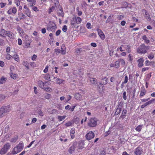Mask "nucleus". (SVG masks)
Segmentation results:
<instances>
[{"label":"nucleus","instance_id":"obj_35","mask_svg":"<svg viewBox=\"0 0 155 155\" xmlns=\"http://www.w3.org/2000/svg\"><path fill=\"white\" fill-rule=\"evenodd\" d=\"M66 117L65 116H59L58 117V119L59 121H62Z\"/></svg>","mask_w":155,"mask_h":155},{"label":"nucleus","instance_id":"obj_59","mask_svg":"<svg viewBox=\"0 0 155 155\" xmlns=\"http://www.w3.org/2000/svg\"><path fill=\"white\" fill-rule=\"evenodd\" d=\"M38 114L41 116H43L44 115L43 113L41 110L38 111Z\"/></svg>","mask_w":155,"mask_h":155},{"label":"nucleus","instance_id":"obj_49","mask_svg":"<svg viewBox=\"0 0 155 155\" xmlns=\"http://www.w3.org/2000/svg\"><path fill=\"white\" fill-rule=\"evenodd\" d=\"M18 15L20 16H21L22 17L20 18V19H24L25 18V15L22 13H19Z\"/></svg>","mask_w":155,"mask_h":155},{"label":"nucleus","instance_id":"obj_38","mask_svg":"<svg viewBox=\"0 0 155 155\" xmlns=\"http://www.w3.org/2000/svg\"><path fill=\"white\" fill-rule=\"evenodd\" d=\"M12 58L15 60V61H19L18 55L16 54V55H14L13 56Z\"/></svg>","mask_w":155,"mask_h":155},{"label":"nucleus","instance_id":"obj_55","mask_svg":"<svg viewBox=\"0 0 155 155\" xmlns=\"http://www.w3.org/2000/svg\"><path fill=\"white\" fill-rule=\"evenodd\" d=\"M145 94V91L143 90V91H141L140 96H144Z\"/></svg>","mask_w":155,"mask_h":155},{"label":"nucleus","instance_id":"obj_19","mask_svg":"<svg viewBox=\"0 0 155 155\" xmlns=\"http://www.w3.org/2000/svg\"><path fill=\"white\" fill-rule=\"evenodd\" d=\"M18 139V136L17 135H15L11 139L10 142L12 143H15Z\"/></svg>","mask_w":155,"mask_h":155},{"label":"nucleus","instance_id":"obj_11","mask_svg":"<svg viewBox=\"0 0 155 155\" xmlns=\"http://www.w3.org/2000/svg\"><path fill=\"white\" fill-rule=\"evenodd\" d=\"M97 31L98 34L100 36V38L102 40H104L105 38V35L104 34L103 31L101 30L99 28H97Z\"/></svg>","mask_w":155,"mask_h":155},{"label":"nucleus","instance_id":"obj_48","mask_svg":"<svg viewBox=\"0 0 155 155\" xmlns=\"http://www.w3.org/2000/svg\"><path fill=\"white\" fill-rule=\"evenodd\" d=\"M67 30V26L66 25L63 26L62 28V31L64 32H65Z\"/></svg>","mask_w":155,"mask_h":155},{"label":"nucleus","instance_id":"obj_22","mask_svg":"<svg viewBox=\"0 0 155 155\" xmlns=\"http://www.w3.org/2000/svg\"><path fill=\"white\" fill-rule=\"evenodd\" d=\"M84 144L83 142H81L78 144V149H82L84 147Z\"/></svg>","mask_w":155,"mask_h":155},{"label":"nucleus","instance_id":"obj_45","mask_svg":"<svg viewBox=\"0 0 155 155\" xmlns=\"http://www.w3.org/2000/svg\"><path fill=\"white\" fill-rule=\"evenodd\" d=\"M141 126L140 125H139L135 129L137 131L139 132L141 130Z\"/></svg>","mask_w":155,"mask_h":155},{"label":"nucleus","instance_id":"obj_27","mask_svg":"<svg viewBox=\"0 0 155 155\" xmlns=\"http://www.w3.org/2000/svg\"><path fill=\"white\" fill-rule=\"evenodd\" d=\"M102 80L103 81V83L104 85L108 83V78L106 77H104V78H102Z\"/></svg>","mask_w":155,"mask_h":155},{"label":"nucleus","instance_id":"obj_44","mask_svg":"<svg viewBox=\"0 0 155 155\" xmlns=\"http://www.w3.org/2000/svg\"><path fill=\"white\" fill-rule=\"evenodd\" d=\"M17 30L18 31L19 33H23V30L19 26H18L17 27Z\"/></svg>","mask_w":155,"mask_h":155},{"label":"nucleus","instance_id":"obj_61","mask_svg":"<svg viewBox=\"0 0 155 155\" xmlns=\"http://www.w3.org/2000/svg\"><path fill=\"white\" fill-rule=\"evenodd\" d=\"M18 45H21L22 41L21 39L20 38H18Z\"/></svg>","mask_w":155,"mask_h":155},{"label":"nucleus","instance_id":"obj_53","mask_svg":"<svg viewBox=\"0 0 155 155\" xmlns=\"http://www.w3.org/2000/svg\"><path fill=\"white\" fill-rule=\"evenodd\" d=\"M72 124V123L71 122H68L65 124L66 127H68L70 126Z\"/></svg>","mask_w":155,"mask_h":155},{"label":"nucleus","instance_id":"obj_58","mask_svg":"<svg viewBox=\"0 0 155 155\" xmlns=\"http://www.w3.org/2000/svg\"><path fill=\"white\" fill-rule=\"evenodd\" d=\"M30 64L32 67H34L35 66L36 64H35V62H30Z\"/></svg>","mask_w":155,"mask_h":155},{"label":"nucleus","instance_id":"obj_9","mask_svg":"<svg viewBox=\"0 0 155 155\" xmlns=\"http://www.w3.org/2000/svg\"><path fill=\"white\" fill-rule=\"evenodd\" d=\"M85 137L87 140H90L94 138V134L92 131H90L86 135Z\"/></svg>","mask_w":155,"mask_h":155},{"label":"nucleus","instance_id":"obj_8","mask_svg":"<svg viewBox=\"0 0 155 155\" xmlns=\"http://www.w3.org/2000/svg\"><path fill=\"white\" fill-rule=\"evenodd\" d=\"M122 104H121V102H120L119 105H118L116 109V111L114 115H117L119 114L122 110Z\"/></svg>","mask_w":155,"mask_h":155},{"label":"nucleus","instance_id":"obj_43","mask_svg":"<svg viewBox=\"0 0 155 155\" xmlns=\"http://www.w3.org/2000/svg\"><path fill=\"white\" fill-rule=\"evenodd\" d=\"M154 57V55L152 53L148 55V58L150 59V60L153 59V58Z\"/></svg>","mask_w":155,"mask_h":155},{"label":"nucleus","instance_id":"obj_41","mask_svg":"<svg viewBox=\"0 0 155 155\" xmlns=\"http://www.w3.org/2000/svg\"><path fill=\"white\" fill-rule=\"evenodd\" d=\"M43 89H44L47 92H50L52 91L51 88L49 87H47L45 88L44 87Z\"/></svg>","mask_w":155,"mask_h":155},{"label":"nucleus","instance_id":"obj_21","mask_svg":"<svg viewBox=\"0 0 155 155\" xmlns=\"http://www.w3.org/2000/svg\"><path fill=\"white\" fill-rule=\"evenodd\" d=\"M153 103H155V98L147 102H146V106Z\"/></svg>","mask_w":155,"mask_h":155},{"label":"nucleus","instance_id":"obj_51","mask_svg":"<svg viewBox=\"0 0 155 155\" xmlns=\"http://www.w3.org/2000/svg\"><path fill=\"white\" fill-rule=\"evenodd\" d=\"M91 24L90 23L88 22L86 25V26L87 28L91 29Z\"/></svg>","mask_w":155,"mask_h":155},{"label":"nucleus","instance_id":"obj_10","mask_svg":"<svg viewBox=\"0 0 155 155\" xmlns=\"http://www.w3.org/2000/svg\"><path fill=\"white\" fill-rule=\"evenodd\" d=\"M10 68L11 71L10 72V76L14 79H15L17 77V74H14L12 72V69H14V67L13 66H11Z\"/></svg>","mask_w":155,"mask_h":155},{"label":"nucleus","instance_id":"obj_30","mask_svg":"<svg viewBox=\"0 0 155 155\" xmlns=\"http://www.w3.org/2000/svg\"><path fill=\"white\" fill-rule=\"evenodd\" d=\"M25 39L26 41V42H27V41H29L30 43H31L32 42L31 39H30L28 35L25 36Z\"/></svg>","mask_w":155,"mask_h":155},{"label":"nucleus","instance_id":"obj_12","mask_svg":"<svg viewBox=\"0 0 155 155\" xmlns=\"http://www.w3.org/2000/svg\"><path fill=\"white\" fill-rule=\"evenodd\" d=\"M8 31H6L3 29H2L0 30V36H2L3 38H6V34H7Z\"/></svg>","mask_w":155,"mask_h":155},{"label":"nucleus","instance_id":"obj_32","mask_svg":"<svg viewBox=\"0 0 155 155\" xmlns=\"http://www.w3.org/2000/svg\"><path fill=\"white\" fill-rule=\"evenodd\" d=\"M10 146V145L9 143H7L4 145L3 147L7 151L8 149L9 148Z\"/></svg>","mask_w":155,"mask_h":155},{"label":"nucleus","instance_id":"obj_24","mask_svg":"<svg viewBox=\"0 0 155 155\" xmlns=\"http://www.w3.org/2000/svg\"><path fill=\"white\" fill-rule=\"evenodd\" d=\"M44 78L46 80L51 81V79H50V75L49 74H46L44 77Z\"/></svg>","mask_w":155,"mask_h":155},{"label":"nucleus","instance_id":"obj_57","mask_svg":"<svg viewBox=\"0 0 155 155\" xmlns=\"http://www.w3.org/2000/svg\"><path fill=\"white\" fill-rule=\"evenodd\" d=\"M54 6H52L51 8L49 9V13H50L51 12H52L54 10Z\"/></svg>","mask_w":155,"mask_h":155},{"label":"nucleus","instance_id":"obj_25","mask_svg":"<svg viewBox=\"0 0 155 155\" xmlns=\"http://www.w3.org/2000/svg\"><path fill=\"white\" fill-rule=\"evenodd\" d=\"M58 14L59 16H62L64 15V12L62 7H61V8H60Z\"/></svg>","mask_w":155,"mask_h":155},{"label":"nucleus","instance_id":"obj_50","mask_svg":"<svg viewBox=\"0 0 155 155\" xmlns=\"http://www.w3.org/2000/svg\"><path fill=\"white\" fill-rule=\"evenodd\" d=\"M12 13L15 14L17 12V9L15 7H13L12 9Z\"/></svg>","mask_w":155,"mask_h":155},{"label":"nucleus","instance_id":"obj_36","mask_svg":"<svg viewBox=\"0 0 155 155\" xmlns=\"http://www.w3.org/2000/svg\"><path fill=\"white\" fill-rule=\"evenodd\" d=\"M7 78H2L0 80V84H3L5 82Z\"/></svg>","mask_w":155,"mask_h":155},{"label":"nucleus","instance_id":"obj_33","mask_svg":"<svg viewBox=\"0 0 155 155\" xmlns=\"http://www.w3.org/2000/svg\"><path fill=\"white\" fill-rule=\"evenodd\" d=\"M23 65L25 66L28 69H29V64H27V62L26 61H24L23 62Z\"/></svg>","mask_w":155,"mask_h":155},{"label":"nucleus","instance_id":"obj_31","mask_svg":"<svg viewBox=\"0 0 155 155\" xmlns=\"http://www.w3.org/2000/svg\"><path fill=\"white\" fill-rule=\"evenodd\" d=\"M56 81L57 83L58 84H60L62 83L64 81V80H63L60 79L59 78H57Z\"/></svg>","mask_w":155,"mask_h":155},{"label":"nucleus","instance_id":"obj_15","mask_svg":"<svg viewBox=\"0 0 155 155\" xmlns=\"http://www.w3.org/2000/svg\"><path fill=\"white\" fill-rule=\"evenodd\" d=\"M74 97L76 100H81L82 99V95L78 93L75 94Z\"/></svg>","mask_w":155,"mask_h":155},{"label":"nucleus","instance_id":"obj_28","mask_svg":"<svg viewBox=\"0 0 155 155\" xmlns=\"http://www.w3.org/2000/svg\"><path fill=\"white\" fill-rule=\"evenodd\" d=\"M7 151L6 149L3 147L0 150V154H4Z\"/></svg>","mask_w":155,"mask_h":155},{"label":"nucleus","instance_id":"obj_5","mask_svg":"<svg viewBox=\"0 0 155 155\" xmlns=\"http://www.w3.org/2000/svg\"><path fill=\"white\" fill-rule=\"evenodd\" d=\"M134 153L135 155H143L144 153L143 149L140 147H139L135 149Z\"/></svg>","mask_w":155,"mask_h":155},{"label":"nucleus","instance_id":"obj_34","mask_svg":"<svg viewBox=\"0 0 155 155\" xmlns=\"http://www.w3.org/2000/svg\"><path fill=\"white\" fill-rule=\"evenodd\" d=\"M76 22L77 24H80L82 21V19L81 18L79 17H77V18H76Z\"/></svg>","mask_w":155,"mask_h":155},{"label":"nucleus","instance_id":"obj_46","mask_svg":"<svg viewBox=\"0 0 155 155\" xmlns=\"http://www.w3.org/2000/svg\"><path fill=\"white\" fill-rule=\"evenodd\" d=\"M54 52L56 54H57L58 55V54L61 53V50L58 49H55L54 50Z\"/></svg>","mask_w":155,"mask_h":155},{"label":"nucleus","instance_id":"obj_26","mask_svg":"<svg viewBox=\"0 0 155 155\" xmlns=\"http://www.w3.org/2000/svg\"><path fill=\"white\" fill-rule=\"evenodd\" d=\"M25 13L28 17H30L31 15V12L28 8H27L25 11Z\"/></svg>","mask_w":155,"mask_h":155},{"label":"nucleus","instance_id":"obj_3","mask_svg":"<svg viewBox=\"0 0 155 155\" xmlns=\"http://www.w3.org/2000/svg\"><path fill=\"white\" fill-rule=\"evenodd\" d=\"M70 147L68 150L69 153L71 154L74 152L76 148L78 147V143L76 141H73L69 145Z\"/></svg>","mask_w":155,"mask_h":155},{"label":"nucleus","instance_id":"obj_17","mask_svg":"<svg viewBox=\"0 0 155 155\" xmlns=\"http://www.w3.org/2000/svg\"><path fill=\"white\" fill-rule=\"evenodd\" d=\"M139 62L138 66L139 67H142L143 65V62L144 61V59L143 58H140L137 61Z\"/></svg>","mask_w":155,"mask_h":155},{"label":"nucleus","instance_id":"obj_6","mask_svg":"<svg viewBox=\"0 0 155 155\" xmlns=\"http://www.w3.org/2000/svg\"><path fill=\"white\" fill-rule=\"evenodd\" d=\"M137 52L139 53H145V46L142 44L139 47L137 50Z\"/></svg>","mask_w":155,"mask_h":155},{"label":"nucleus","instance_id":"obj_16","mask_svg":"<svg viewBox=\"0 0 155 155\" xmlns=\"http://www.w3.org/2000/svg\"><path fill=\"white\" fill-rule=\"evenodd\" d=\"M66 49L64 45H62L61 46V53L63 54L64 55L66 54Z\"/></svg>","mask_w":155,"mask_h":155},{"label":"nucleus","instance_id":"obj_56","mask_svg":"<svg viewBox=\"0 0 155 155\" xmlns=\"http://www.w3.org/2000/svg\"><path fill=\"white\" fill-rule=\"evenodd\" d=\"M128 77L127 76H126L125 77L124 81L123 82V83L125 84L128 81Z\"/></svg>","mask_w":155,"mask_h":155},{"label":"nucleus","instance_id":"obj_42","mask_svg":"<svg viewBox=\"0 0 155 155\" xmlns=\"http://www.w3.org/2000/svg\"><path fill=\"white\" fill-rule=\"evenodd\" d=\"M83 50L82 48H77L76 49V52L77 53H81L82 51Z\"/></svg>","mask_w":155,"mask_h":155},{"label":"nucleus","instance_id":"obj_47","mask_svg":"<svg viewBox=\"0 0 155 155\" xmlns=\"http://www.w3.org/2000/svg\"><path fill=\"white\" fill-rule=\"evenodd\" d=\"M120 62L121 63V64L122 65H124L125 64V61L123 59H120L119 60Z\"/></svg>","mask_w":155,"mask_h":155},{"label":"nucleus","instance_id":"obj_39","mask_svg":"<svg viewBox=\"0 0 155 155\" xmlns=\"http://www.w3.org/2000/svg\"><path fill=\"white\" fill-rule=\"evenodd\" d=\"M120 61H116L115 64V66L117 68H118L120 66Z\"/></svg>","mask_w":155,"mask_h":155},{"label":"nucleus","instance_id":"obj_2","mask_svg":"<svg viewBox=\"0 0 155 155\" xmlns=\"http://www.w3.org/2000/svg\"><path fill=\"white\" fill-rule=\"evenodd\" d=\"M23 147V143L22 141H21L18 144L14 147L12 152H14V154L18 153L22 150Z\"/></svg>","mask_w":155,"mask_h":155},{"label":"nucleus","instance_id":"obj_63","mask_svg":"<svg viewBox=\"0 0 155 155\" xmlns=\"http://www.w3.org/2000/svg\"><path fill=\"white\" fill-rule=\"evenodd\" d=\"M30 42H26V45H25V48H27L29 47L30 45Z\"/></svg>","mask_w":155,"mask_h":155},{"label":"nucleus","instance_id":"obj_20","mask_svg":"<svg viewBox=\"0 0 155 155\" xmlns=\"http://www.w3.org/2000/svg\"><path fill=\"white\" fill-rule=\"evenodd\" d=\"M76 22V18L73 17L71 20V25L72 26L75 27Z\"/></svg>","mask_w":155,"mask_h":155},{"label":"nucleus","instance_id":"obj_54","mask_svg":"<svg viewBox=\"0 0 155 155\" xmlns=\"http://www.w3.org/2000/svg\"><path fill=\"white\" fill-rule=\"evenodd\" d=\"M126 94V92L125 91L123 93V99L125 100H126L127 99Z\"/></svg>","mask_w":155,"mask_h":155},{"label":"nucleus","instance_id":"obj_37","mask_svg":"<svg viewBox=\"0 0 155 155\" xmlns=\"http://www.w3.org/2000/svg\"><path fill=\"white\" fill-rule=\"evenodd\" d=\"M13 33L11 32L10 31H8L6 36H8L10 38H12Z\"/></svg>","mask_w":155,"mask_h":155},{"label":"nucleus","instance_id":"obj_52","mask_svg":"<svg viewBox=\"0 0 155 155\" xmlns=\"http://www.w3.org/2000/svg\"><path fill=\"white\" fill-rule=\"evenodd\" d=\"M61 32V30L60 29H58L56 31V33H55L56 35L57 36H58L59 35H60Z\"/></svg>","mask_w":155,"mask_h":155},{"label":"nucleus","instance_id":"obj_14","mask_svg":"<svg viewBox=\"0 0 155 155\" xmlns=\"http://www.w3.org/2000/svg\"><path fill=\"white\" fill-rule=\"evenodd\" d=\"M90 80L92 84L98 85L97 84V80L96 78H90Z\"/></svg>","mask_w":155,"mask_h":155},{"label":"nucleus","instance_id":"obj_40","mask_svg":"<svg viewBox=\"0 0 155 155\" xmlns=\"http://www.w3.org/2000/svg\"><path fill=\"white\" fill-rule=\"evenodd\" d=\"M5 43L4 40L2 38L0 39V45L2 46H3L5 45Z\"/></svg>","mask_w":155,"mask_h":155},{"label":"nucleus","instance_id":"obj_18","mask_svg":"<svg viewBox=\"0 0 155 155\" xmlns=\"http://www.w3.org/2000/svg\"><path fill=\"white\" fill-rule=\"evenodd\" d=\"M127 110H126L124 109L123 110L121 114L120 117V118H124L126 116V114L127 113Z\"/></svg>","mask_w":155,"mask_h":155},{"label":"nucleus","instance_id":"obj_64","mask_svg":"<svg viewBox=\"0 0 155 155\" xmlns=\"http://www.w3.org/2000/svg\"><path fill=\"white\" fill-rule=\"evenodd\" d=\"M124 17V15H119L118 17V19L119 20H121Z\"/></svg>","mask_w":155,"mask_h":155},{"label":"nucleus","instance_id":"obj_62","mask_svg":"<svg viewBox=\"0 0 155 155\" xmlns=\"http://www.w3.org/2000/svg\"><path fill=\"white\" fill-rule=\"evenodd\" d=\"M75 133V130L74 129L72 128L70 131V134H74Z\"/></svg>","mask_w":155,"mask_h":155},{"label":"nucleus","instance_id":"obj_4","mask_svg":"<svg viewBox=\"0 0 155 155\" xmlns=\"http://www.w3.org/2000/svg\"><path fill=\"white\" fill-rule=\"evenodd\" d=\"M97 120L95 118H92L90 119L88 125L90 127H94L97 125Z\"/></svg>","mask_w":155,"mask_h":155},{"label":"nucleus","instance_id":"obj_60","mask_svg":"<svg viewBox=\"0 0 155 155\" xmlns=\"http://www.w3.org/2000/svg\"><path fill=\"white\" fill-rule=\"evenodd\" d=\"M6 5V4L5 3H0V6L1 8L4 7Z\"/></svg>","mask_w":155,"mask_h":155},{"label":"nucleus","instance_id":"obj_7","mask_svg":"<svg viewBox=\"0 0 155 155\" xmlns=\"http://www.w3.org/2000/svg\"><path fill=\"white\" fill-rule=\"evenodd\" d=\"M52 23L53 24V25L51 24L48 25L47 30L49 31H54L55 29L57 28V27L55 23L53 22Z\"/></svg>","mask_w":155,"mask_h":155},{"label":"nucleus","instance_id":"obj_29","mask_svg":"<svg viewBox=\"0 0 155 155\" xmlns=\"http://www.w3.org/2000/svg\"><path fill=\"white\" fill-rule=\"evenodd\" d=\"M88 5L87 4L86 2L85 1H84L81 4V6L83 8H84L85 10H86L87 9V6Z\"/></svg>","mask_w":155,"mask_h":155},{"label":"nucleus","instance_id":"obj_23","mask_svg":"<svg viewBox=\"0 0 155 155\" xmlns=\"http://www.w3.org/2000/svg\"><path fill=\"white\" fill-rule=\"evenodd\" d=\"M44 97L46 99H49L51 97V95L48 93H46L44 94Z\"/></svg>","mask_w":155,"mask_h":155},{"label":"nucleus","instance_id":"obj_1","mask_svg":"<svg viewBox=\"0 0 155 155\" xmlns=\"http://www.w3.org/2000/svg\"><path fill=\"white\" fill-rule=\"evenodd\" d=\"M10 110L9 105L2 106L0 109V118L5 115L6 113L9 112Z\"/></svg>","mask_w":155,"mask_h":155},{"label":"nucleus","instance_id":"obj_13","mask_svg":"<svg viewBox=\"0 0 155 155\" xmlns=\"http://www.w3.org/2000/svg\"><path fill=\"white\" fill-rule=\"evenodd\" d=\"M38 84L40 85L41 87L42 88H43L45 84H48L49 85L51 83H49L48 81H46L45 83H44L42 81L39 80L38 81Z\"/></svg>","mask_w":155,"mask_h":155}]
</instances>
